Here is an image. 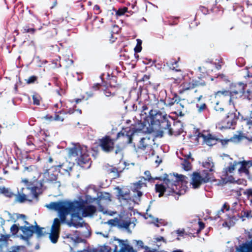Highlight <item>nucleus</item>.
<instances>
[{"mask_svg": "<svg viewBox=\"0 0 252 252\" xmlns=\"http://www.w3.org/2000/svg\"><path fill=\"white\" fill-rule=\"evenodd\" d=\"M86 204L84 201H60L51 202L45 206L50 210L57 212L59 217L63 222L71 212L82 213L85 217L93 215L96 211V208L93 205H86Z\"/></svg>", "mask_w": 252, "mask_h": 252, "instance_id": "obj_1", "label": "nucleus"}, {"mask_svg": "<svg viewBox=\"0 0 252 252\" xmlns=\"http://www.w3.org/2000/svg\"><path fill=\"white\" fill-rule=\"evenodd\" d=\"M187 177L182 175L166 174L163 184L156 185V191L159 193L158 196L172 195L177 200L179 196L186 193L187 188L184 184L187 182Z\"/></svg>", "mask_w": 252, "mask_h": 252, "instance_id": "obj_2", "label": "nucleus"}, {"mask_svg": "<svg viewBox=\"0 0 252 252\" xmlns=\"http://www.w3.org/2000/svg\"><path fill=\"white\" fill-rule=\"evenodd\" d=\"M152 102L150 104L143 106V111L149 109L148 112L149 116L147 117L148 122L149 126H151L152 130L160 129L162 130H166L170 135H178L181 131L176 132L170 127V122L169 121L170 117L163 112H160L156 109L158 108H153ZM146 114V112H144Z\"/></svg>", "mask_w": 252, "mask_h": 252, "instance_id": "obj_3", "label": "nucleus"}, {"mask_svg": "<svg viewBox=\"0 0 252 252\" xmlns=\"http://www.w3.org/2000/svg\"><path fill=\"white\" fill-rule=\"evenodd\" d=\"M202 165L205 169L201 172H194L191 176L190 184L193 189L198 188L200 186L213 180L212 172L214 171V164L211 158H208Z\"/></svg>", "mask_w": 252, "mask_h": 252, "instance_id": "obj_4", "label": "nucleus"}, {"mask_svg": "<svg viewBox=\"0 0 252 252\" xmlns=\"http://www.w3.org/2000/svg\"><path fill=\"white\" fill-rule=\"evenodd\" d=\"M68 154L70 156L77 158V163L81 167L84 168L90 167L91 159L86 146L75 144L73 147L68 149Z\"/></svg>", "mask_w": 252, "mask_h": 252, "instance_id": "obj_5", "label": "nucleus"}, {"mask_svg": "<svg viewBox=\"0 0 252 252\" xmlns=\"http://www.w3.org/2000/svg\"><path fill=\"white\" fill-rule=\"evenodd\" d=\"M25 224L24 226H21L20 230L22 234H20L18 235L20 239L25 241L26 244L28 245H30L29 240L32 237L34 233L36 234L37 237H40L44 235L43 227H40L35 222V225H32L29 222L25 220L24 221Z\"/></svg>", "mask_w": 252, "mask_h": 252, "instance_id": "obj_6", "label": "nucleus"}, {"mask_svg": "<svg viewBox=\"0 0 252 252\" xmlns=\"http://www.w3.org/2000/svg\"><path fill=\"white\" fill-rule=\"evenodd\" d=\"M243 161H234L233 162L229 163V165L224 168V175L228 176V178H227L228 182H229L232 183H236L238 184H242V185H246V181L243 180V179H238V180H236L235 179V178H233L232 176H228V174H227L228 173H232L234 171V170L235 169L236 166L238 164L241 165L240 167L238 169L239 173H240V174L244 173L245 174V172L243 171H242V172L239 171V170L242 167V164H243Z\"/></svg>", "mask_w": 252, "mask_h": 252, "instance_id": "obj_7", "label": "nucleus"}, {"mask_svg": "<svg viewBox=\"0 0 252 252\" xmlns=\"http://www.w3.org/2000/svg\"><path fill=\"white\" fill-rule=\"evenodd\" d=\"M178 96L174 94L173 98H168L166 100L160 99L159 100L156 99L155 96H154V99L152 101L153 108H158L159 109H164V106H171L175 103H177L178 100Z\"/></svg>", "mask_w": 252, "mask_h": 252, "instance_id": "obj_8", "label": "nucleus"}, {"mask_svg": "<svg viewBox=\"0 0 252 252\" xmlns=\"http://www.w3.org/2000/svg\"><path fill=\"white\" fill-rule=\"evenodd\" d=\"M74 101L73 100H68L65 103V106H64L65 108H63V109L59 111L57 114H56L55 116V120L56 121H63L64 118L62 115H65L66 114H72L74 112V107H76L75 104H73Z\"/></svg>", "mask_w": 252, "mask_h": 252, "instance_id": "obj_9", "label": "nucleus"}, {"mask_svg": "<svg viewBox=\"0 0 252 252\" xmlns=\"http://www.w3.org/2000/svg\"><path fill=\"white\" fill-rule=\"evenodd\" d=\"M246 86L244 83H238L231 87V98L229 101L231 102L234 98L243 97L245 92Z\"/></svg>", "mask_w": 252, "mask_h": 252, "instance_id": "obj_10", "label": "nucleus"}, {"mask_svg": "<svg viewBox=\"0 0 252 252\" xmlns=\"http://www.w3.org/2000/svg\"><path fill=\"white\" fill-rule=\"evenodd\" d=\"M28 189L30 190V194L29 195H25L24 193L16 195V200L20 203H23L26 201H32L33 199H37L38 197V193L37 192V190L38 189V188L36 187H33L31 188L29 187L27 188Z\"/></svg>", "mask_w": 252, "mask_h": 252, "instance_id": "obj_11", "label": "nucleus"}, {"mask_svg": "<svg viewBox=\"0 0 252 252\" xmlns=\"http://www.w3.org/2000/svg\"><path fill=\"white\" fill-rule=\"evenodd\" d=\"M71 214V219L68 220H65L64 221H63L62 220L60 221L62 223H66L69 227L73 226L75 228L82 227L83 226L84 221L83 220L82 218L79 216L80 213H77L74 212H71L70 213ZM66 217L65 218V219ZM60 220H61L60 219Z\"/></svg>", "mask_w": 252, "mask_h": 252, "instance_id": "obj_12", "label": "nucleus"}, {"mask_svg": "<svg viewBox=\"0 0 252 252\" xmlns=\"http://www.w3.org/2000/svg\"><path fill=\"white\" fill-rule=\"evenodd\" d=\"M238 116L236 112H230L228 113L225 119L221 122L220 128H230L234 126L238 120Z\"/></svg>", "mask_w": 252, "mask_h": 252, "instance_id": "obj_13", "label": "nucleus"}, {"mask_svg": "<svg viewBox=\"0 0 252 252\" xmlns=\"http://www.w3.org/2000/svg\"><path fill=\"white\" fill-rule=\"evenodd\" d=\"M60 224V220L58 218L55 219L51 227V232L49 234V239L53 244H56L58 242Z\"/></svg>", "mask_w": 252, "mask_h": 252, "instance_id": "obj_14", "label": "nucleus"}, {"mask_svg": "<svg viewBox=\"0 0 252 252\" xmlns=\"http://www.w3.org/2000/svg\"><path fill=\"white\" fill-rule=\"evenodd\" d=\"M245 234L248 239L251 240L236 247L235 252H252V230H245Z\"/></svg>", "mask_w": 252, "mask_h": 252, "instance_id": "obj_15", "label": "nucleus"}, {"mask_svg": "<svg viewBox=\"0 0 252 252\" xmlns=\"http://www.w3.org/2000/svg\"><path fill=\"white\" fill-rule=\"evenodd\" d=\"M146 179L144 177H142L141 180L138 182L133 183L131 190L134 193V196L136 198L139 200V198L142 195L143 193L140 190L141 188L146 187Z\"/></svg>", "mask_w": 252, "mask_h": 252, "instance_id": "obj_16", "label": "nucleus"}, {"mask_svg": "<svg viewBox=\"0 0 252 252\" xmlns=\"http://www.w3.org/2000/svg\"><path fill=\"white\" fill-rule=\"evenodd\" d=\"M153 142L154 140L149 136L146 135L140 138L139 143L138 145V149L142 151L151 150Z\"/></svg>", "mask_w": 252, "mask_h": 252, "instance_id": "obj_17", "label": "nucleus"}, {"mask_svg": "<svg viewBox=\"0 0 252 252\" xmlns=\"http://www.w3.org/2000/svg\"><path fill=\"white\" fill-rule=\"evenodd\" d=\"M73 164L71 162L65 161L63 163L52 167L55 170L58 171L62 174L67 173L68 175H70L69 172L72 170Z\"/></svg>", "mask_w": 252, "mask_h": 252, "instance_id": "obj_18", "label": "nucleus"}, {"mask_svg": "<svg viewBox=\"0 0 252 252\" xmlns=\"http://www.w3.org/2000/svg\"><path fill=\"white\" fill-rule=\"evenodd\" d=\"M114 143L109 137H106L100 140V146L105 152H110L114 149Z\"/></svg>", "mask_w": 252, "mask_h": 252, "instance_id": "obj_19", "label": "nucleus"}, {"mask_svg": "<svg viewBox=\"0 0 252 252\" xmlns=\"http://www.w3.org/2000/svg\"><path fill=\"white\" fill-rule=\"evenodd\" d=\"M51 169H46L44 170V172L41 173H38V176L42 175V180L44 182H53L57 180V175L52 173L51 171Z\"/></svg>", "mask_w": 252, "mask_h": 252, "instance_id": "obj_20", "label": "nucleus"}, {"mask_svg": "<svg viewBox=\"0 0 252 252\" xmlns=\"http://www.w3.org/2000/svg\"><path fill=\"white\" fill-rule=\"evenodd\" d=\"M200 137H202L204 142L209 146L215 145L219 140V138L209 133L202 134Z\"/></svg>", "mask_w": 252, "mask_h": 252, "instance_id": "obj_21", "label": "nucleus"}, {"mask_svg": "<svg viewBox=\"0 0 252 252\" xmlns=\"http://www.w3.org/2000/svg\"><path fill=\"white\" fill-rule=\"evenodd\" d=\"M243 163L242 167L239 170V171L244 172L245 175L248 177V178L250 180H252V177H251L249 171V168L252 166V160L248 161L243 160Z\"/></svg>", "mask_w": 252, "mask_h": 252, "instance_id": "obj_22", "label": "nucleus"}, {"mask_svg": "<svg viewBox=\"0 0 252 252\" xmlns=\"http://www.w3.org/2000/svg\"><path fill=\"white\" fill-rule=\"evenodd\" d=\"M119 245L121 246V249L118 250L117 246L115 245L114 249V252H136L133 250L132 247L129 246H126L125 244L122 243L121 241L118 240Z\"/></svg>", "mask_w": 252, "mask_h": 252, "instance_id": "obj_23", "label": "nucleus"}, {"mask_svg": "<svg viewBox=\"0 0 252 252\" xmlns=\"http://www.w3.org/2000/svg\"><path fill=\"white\" fill-rule=\"evenodd\" d=\"M229 205L227 203H225L223 204L221 209L220 211H218L217 214L214 217L211 216L210 218L212 220H216L218 218H221V219H223V217H221V215L222 214H223L225 212L229 211Z\"/></svg>", "mask_w": 252, "mask_h": 252, "instance_id": "obj_24", "label": "nucleus"}, {"mask_svg": "<svg viewBox=\"0 0 252 252\" xmlns=\"http://www.w3.org/2000/svg\"><path fill=\"white\" fill-rule=\"evenodd\" d=\"M176 155L181 160L189 159L190 158V153L186 152L184 149L177 151Z\"/></svg>", "mask_w": 252, "mask_h": 252, "instance_id": "obj_25", "label": "nucleus"}, {"mask_svg": "<svg viewBox=\"0 0 252 252\" xmlns=\"http://www.w3.org/2000/svg\"><path fill=\"white\" fill-rule=\"evenodd\" d=\"M197 82L193 80H190L189 82H185L182 85L183 91H186L193 89L195 86H197Z\"/></svg>", "mask_w": 252, "mask_h": 252, "instance_id": "obj_26", "label": "nucleus"}, {"mask_svg": "<svg viewBox=\"0 0 252 252\" xmlns=\"http://www.w3.org/2000/svg\"><path fill=\"white\" fill-rule=\"evenodd\" d=\"M33 137L32 136L29 135L27 137L26 140V144L28 146L31 147V149L29 150H33L36 148V147H41V145H37L34 142H33Z\"/></svg>", "mask_w": 252, "mask_h": 252, "instance_id": "obj_27", "label": "nucleus"}, {"mask_svg": "<svg viewBox=\"0 0 252 252\" xmlns=\"http://www.w3.org/2000/svg\"><path fill=\"white\" fill-rule=\"evenodd\" d=\"M21 226H19V225L16 224H13L10 227V232L12 234V235H17V237H18V235L20 234H22L20 230V227ZM18 238H19L18 237Z\"/></svg>", "mask_w": 252, "mask_h": 252, "instance_id": "obj_28", "label": "nucleus"}, {"mask_svg": "<svg viewBox=\"0 0 252 252\" xmlns=\"http://www.w3.org/2000/svg\"><path fill=\"white\" fill-rule=\"evenodd\" d=\"M63 237L64 239H65V238L70 239L73 241L76 242L77 240L79 238V234L78 231H76L74 232V235H73L70 233H64L63 234Z\"/></svg>", "mask_w": 252, "mask_h": 252, "instance_id": "obj_29", "label": "nucleus"}, {"mask_svg": "<svg viewBox=\"0 0 252 252\" xmlns=\"http://www.w3.org/2000/svg\"><path fill=\"white\" fill-rule=\"evenodd\" d=\"M236 219L233 217H229L228 220H225L222 223V226L224 227H227L229 229L234 225L235 223Z\"/></svg>", "mask_w": 252, "mask_h": 252, "instance_id": "obj_30", "label": "nucleus"}, {"mask_svg": "<svg viewBox=\"0 0 252 252\" xmlns=\"http://www.w3.org/2000/svg\"><path fill=\"white\" fill-rule=\"evenodd\" d=\"M0 192L9 197H11L14 195L10 189L5 187H0Z\"/></svg>", "mask_w": 252, "mask_h": 252, "instance_id": "obj_31", "label": "nucleus"}, {"mask_svg": "<svg viewBox=\"0 0 252 252\" xmlns=\"http://www.w3.org/2000/svg\"><path fill=\"white\" fill-rule=\"evenodd\" d=\"M136 131L134 130H133L131 132H130V134H129V132L126 133V135H125L124 134H123V137L125 139L127 140V143L128 144H130L132 143V137L136 135Z\"/></svg>", "mask_w": 252, "mask_h": 252, "instance_id": "obj_32", "label": "nucleus"}, {"mask_svg": "<svg viewBox=\"0 0 252 252\" xmlns=\"http://www.w3.org/2000/svg\"><path fill=\"white\" fill-rule=\"evenodd\" d=\"M196 107L198 113H201L208 110L206 104L205 103H197Z\"/></svg>", "mask_w": 252, "mask_h": 252, "instance_id": "obj_33", "label": "nucleus"}, {"mask_svg": "<svg viewBox=\"0 0 252 252\" xmlns=\"http://www.w3.org/2000/svg\"><path fill=\"white\" fill-rule=\"evenodd\" d=\"M188 159H183V162L181 163L183 169L186 171H189L191 168L190 163L187 160Z\"/></svg>", "mask_w": 252, "mask_h": 252, "instance_id": "obj_34", "label": "nucleus"}, {"mask_svg": "<svg viewBox=\"0 0 252 252\" xmlns=\"http://www.w3.org/2000/svg\"><path fill=\"white\" fill-rule=\"evenodd\" d=\"M35 29L33 28H30L29 25H25L23 28V32L24 33H30L33 34L35 32Z\"/></svg>", "mask_w": 252, "mask_h": 252, "instance_id": "obj_35", "label": "nucleus"}, {"mask_svg": "<svg viewBox=\"0 0 252 252\" xmlns=\"http://www.w3.org/2000/svg\"><path fill=\"white\" fill-rule=\"evenodd\" d=\"M242 98L252 101V91L247 90V91L245 92Z\"/></svg>", "mask_w": 252, "mask_h": 252, "instance_id": "obj_36", "label": "nucleus"}, {"mask_svg": "<svg viewBox=\"0 0 252 252\" xmlns=\"http://www.w3.org/2000/svg\"><path fill=\"white\" fill-rule=\"evenodd\" d=\"M9 235H1L0 236V247L5 245L8 239Z\"/></svg>", "mask_w": 252, "mask_h": 252, "instance_id": "obj_37", "label": "nucleus"}, {"mask_svg": "<svg viewBox=\"0 0 252 252\" xmlns=\"http://www.w3.org/2000/svg\"><path fill=\"white\" fill-rule=\"evenodd\" d=\"M32 99L34 105H39L40 104L41 97L38 94H34L32 95Z\"/></svg>", "mask_w": 252, "mask_h": 252, "instance_id": "obj_38", "label": "nucleus"}, {"mask_svg": "<svg viewBox=\"0 0 252 252\" xmlns=\"http://www.w3.org/2000/svg\"><path fill=\"white\" fill-rule=\"evenodd\" d=\"M137 45L134 48V51L135 52L139 53L142 50V40L140 39H137Z\"/></svg>", "mask_w": 252, "mask_h": 252, "instance_id": "obj_39", "label": "nucleus"}, {"mask_svg": "<svg viewBox=\"0 0 252 252\" xmlns=\"http://www.w3.org/2000/svg\"><path fill=\"white\" fill-rule=\"evenodd\" d=\"M130 222L127 220H121L119 222V225L123 228L127 229L129 227Z\"/></svg>", "mask_w": 252, "mask_h": 252, "instance_id": "obj_40", "label": "nucleus"}, {"mask_svg": "<svg viewBox=\"0 0 252 252\" xmlns=\"http://www.w3.org/2000/svg\"><path fill=\"white\" fill-rule=\"evenodd\" d=\"M216 95L217 96H220V95H224L225 96H230V98H231V91H228L226 90H223L218 91L216 93Z\"/></svg>", "mask_w": 252, "mask_h": 252, "instance_id": "obj_41", "label": "nucleus"}, {"mask_svg": "<svg viewBox=\"0 0 252 252\" xmlns=\"http://www.w3.org/2000/svg\"><path fill=\"white\" fill-rule=\"evenodd\" d=\"M99 198H100V200L102 199H105L106 200H108L109 201L111 200V195L109 193L104 192V193H101V195L99 196Z\"/></svg>", "mask_w": 252, "mask_h": 252, "instance_id": "obj_42", "label": "nucleus"}, {"mask_svg": "<svg viewBox=\"0 0 252 252\" xmlns=\"http://www.w3.org/2000/svg\"><path fill=\"white\" fill-rule=\"evenodd\" d=\"M245 194L247 195L248 199L250 200L251 205H252V189H247L245 191Z\"/></svg>", "mask_w": 252, "mask_h": 252, "instance_id": "obj_43", "label": "nucleus"}, {"mask_svg": "<svg viewBox=\"0 0 252 252\" xmlns=\"http://www.w3.org/2000/svg\"><path fill=\"white\" fill-rule=\"evenodd\" d=\"M127 7H125L123 8H120L116 11V15L117 16H122L124 15L126 12H127Z\"/></svg>", "mask_w": 252, "mask_h": 252, "instance_id": "obj_44", "label": "nucleus"}, {"mask_svg": "<svg viewBox=\"0 0 252 252\" xmlns=\"http://www.w3.org/2000/svg\"><path fill=\"white\" fill-rule=\"evenodd\" d=\"M247 77V78H246L247 82L245 84V86L247 87L248 85L252 86V75H250L249 74H248Z\"/></svg>", "mask_w": 252, "mask_h": 252, "instance_id": "obj_45", "label": "nucleus"}, {"mask_svg": "<svg viewBox=\"0 0 252 252\" xmlns=\"http://www.w3.org/2000/svg\"><path fill=\"white\" fill-rule=\"evenodd\" d=\"M25 170L30 171H36L37 168L34 165H31L29 167H26L25 168Z\"/></svg>", "mask_w": 252, "mask_h": 252, "instance_id": "obj_46", "label": "nucleus"}, {"mask_svg": "<svg viewBox=\"0 0 252 252\" xmlns=\"http://www.w3.org/2000/svg\"><path fill=\"white\" fill-rule=\"evenodd\" d=\"M24 248L23 246H16L12 248V251L10 252H19L21 249Z\"/></svg>", "mask_w": 252, "mask_h": 252, "instance_id": "obj_47", "label": "nucleus"}, {"mask_svg": "<svg viewBox=\"0 0 252 252\" xmlns=\"http://www.w3.org/2000/svg\"><path fill=\"white\" fill-rule=\"evenodd\" d=\"M36 80V77L34 76H31L27 80V83L31 84L33 83Z\"/></svg>", "mask_w": 252, "mask_h": 252, "instance_id": "obj_48", "label": "nucleus"}, {"mask_svg": "<svg viewBox=\"0 0 252 252\" xmlns=\"http://www.w3.org/2000/svg\"><path fill=\"white\" fill-rule=\"evenodd\" d=\"M136 243L137 246L138 247V248L143 249L144 247V243L141 240H135V241Z\"/></svg>", "mask_w": 252, "mask_h": 252, "instance_id": "obj_49", "label": "nucleus"}, {"mask_svg": "<svg viewBox=\"0 0 252 252\" xmlns=\"http://www.w3.org/2000/svg\"><path fill=\"white\" fill-rule=\"evenodd\" d=\"M94 10L95 11L96 14H98L100 13V7L99 5L96 4L94 7Z\"/></svg>", "mask_w": 252, "mask_h": 252, "instance_id": "obj_50", "label": "nucleus"}, {"mask_svg": "<svg viewBox=\"0 0 252 252\" xmlns=\"http://www.w3.org/2000/svg\"><path fill=\"white\" fill-rule=\"evenodd\" d=\"M177 62H176V61H174L173 63H172V66H170L169 64L168 65V66L172 70H175L176 71H179V70L176 69V67L177 66Z\"/></svg>", "mask_w": 252, "mask_h": 252, "instance_id": "obj_51", "label": "nucleus"}, {"mask_svg": "<svg viewBox=\"0 0 252 252\" xmlns=\"http://www.w3.org/2000/svg\"><path fill=\"white\" fill-rule=\"evenodd\" d=\"M144 174L146 176V178H145L146 179V180L150 181L151 179H152V178H151V174H150V171H145Z\"/></svg>", "mask_w": 252, "mask_h": 252, "instance_id": "obj_52", "label": "nucleus"}, {"mask_svg": "<svg viewBox=\"0 0 252 252\" xmlns=\"http://www.w3.org/2000/svg\"><path fill=\"white\" fill-rule=\"evenodd\" d=\"M198 225L199 226V229L197 230V233H198L202 229H203L204 228V223L203 222L201 221H198Z\"/></svg>", "mask_w": 252, "mask_h": 252, "instance_id": "obj_53", "label": "nucleus"}, {"mask_svg": "<svg viewBox=\"0 0 252 252\" xmlns=\"http://www.w3.org/2000/svg\"><path fill=\"white\" fill-rule=\"evenodd\" d=\"M87 96L86 98V99L87 100L89 98L92 97L94 95L93 91L91 90L90 92H88L86 93Z\"/></svg>", "mask_w": 252, "mask_h": 252, "instance_id": "obj_54", "label": "nucleus"}, {"mask_svg": "<svg viewBox=\"0 0 252 252\" xmlns=\"http://www.w3.org/2000/svg\"><path fill=\"white\" fill-rule=\"evenodd\" d=\"M229 0H216V4L220 3L219 5L220 6L221 4H223L225 2Z\"/></svg>", "mask_w": 252, "mask_h": 252, "instance_id": "obj_55", "label": "nucleus"}, {"mask_svg": "<svg viewBox=\"0 0 252 252\" xmlns=\"http://www.w3.org/2000/svg\"><path fill=\"white\" fill-rule=\"evenodd\" d=\"M154 239L155 240V242H159V241H163V242H165L164 241V238L163 237H162V236H159V237L155 238Z\"/></svg>", "mask_w": 252, "mask_h": 252, "instance_id": "obj_56", "label": "nucleus"}, {"mask_svg": "<svg viewBox=\"0 0 252 252\" xmlns=\"http://www.w3.org/2000/svg\"><path fill=\"white\" fill-rule=\"evenodd\" d=\"M100 85L99 84H94L91 90L96 91L99 89Z\"/></svg>", "mask_w": 252, "mask_h": 252, "instance_id": "obj_57", "label": "nucleus"}, {"mask_svg": "<svg viewBox=\"0 0 252 252\" xmlns=\"http://www.w3.org/2000/svg\"><path fill=\"white\" fill-rule=\"evenodd\" d=\"M229 141V140H221L220 139L219 140V141H220L222 145H226Z\"/></svg>", "mask_w": 252, "mask_h": 252, "instance_id": "obj_58", "label": "nucleus"}, {"mask_svg": "<svg viewBox=\"0 0 252 252\" xmlns=\"http://www.w3.org/2000/svg\"><path fill=\"white\" fill-rule=\"evenodd\" d=\"M215 109L217 111H222L223 110V108H222V107H220L219 106H218V103H217V106H215Z\"/></svg>", "mask_w": 252, "mask_h": 252, "instance_id": "obj_59", "label": "nucleus"}, {"mask_svg": "<svg viewBox=\"0 0 252 252\" xmlns=\"http://www.w3.org/2000/svg\"><path fill=\"white\" fill-rule=\"evenodd\" d=\"M180 99L179 98H178V100L176 103V104L178 105L177 107L178 108V107H181V108H184V105L181 103H180Z\"/></svg>", "mask_w": 252, "mask_h": 252, "instance_id": "obj_60", "label": "nucleus"}, {"mask_svg": "<svg viewBox=\"0 0 252 252\" xmlns=\"http://www.w3.org/2000/svg\"><path fill=\"white\" fill-rule=\"evenodd\" d=\"M176 233L177 234H178L179 235H182L184 233V230L183 229V230H180V229H178L177 230H176Z\"/></svg>", "mask_w": 252, "mask_h": 252, "instance_id": "obj_61", "label": "nucleus"}, {"mask_svg": "<svg viewBox=\"0 0 252 252\" xmlns=\"http://www.w3.org/2000/svg\"><path fill=\"white\" fill-rule=\"evenodd\" d=\"M243 21H244L245 23H251L252 22V19L251 17H247L246 21L243 20Z\"/></svg>", "mask_w": 252, "mask_h": 252, "instance_id": "obj_62", "label": "nucleus"}, {"mask_svg": "<svg viewBox=\"0 0 252 252\" xmlns=\"http://www.w3.org/2000/svg\"><path fill=\"white\" fill-rule=\"evenodd\" d=\"M64 105H63L62 102L60 101V103H57L55 104V107H63V108H65L64 106Z\"/></svg>", "mask_w": 252, "mask_h": 252, "instance_id": "obj_63", "label": "nucleus"}, {"mask_svg": "<svg viewBox=\"0 0 252 252\" xmlns=\"http://www.w3.org/2000/svg\"><path fill=\"white\" fill-rule=\"evenodd\" d=\"M87 252H99L97 249H92V250H90L87 251Z\"/></svg>", "mask_w": 252, "mask_h": 252, "instance_id": "obj_64", "label": "nucleus"}]
</instances>
